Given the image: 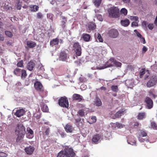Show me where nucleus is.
<instances>
[{"label":"nucleus","instance_id":"11","mask_svg":"<svg viewBox=\"0 0 157 157\" xmlns=\"http://www.w3.org/2000/svg\"><path fill=\"white\" fill-rule=\"evenodd\" d=\"M109 36L113 38H116L118 34V31L115 29H112L109 32Z\"/></svg>","mask_w":157,"mask_h":157},{"label":"nucleus","instance_id":"27","mask_svg":"<svg viewBox=\"0 0 157 157\" xmlns=\"http://www.w3.org/2000/svg\"><path fill=\"white\" fill-rule=\"evenodd\" d=\"M32 11L36 12L38 10L39 6L37 5H31L30 6Z\"/></svg>","mask_w":157,"mask_h":157},{"label":"nucleus","instance_id":"2","mask_svg":"<svg viewBox=\"0 0 157 157\" xmlns=\"http://www.w3.org/2000/svg\"><path fill=\"white\" fill-rule=\"evenodd\" d=\"M15 132L17 136L16 142H19L24 137L25 132V128L22 125H18L17 127Z\"/></svg>","mask_w":157,"mask_h":157},{"label":"nucleus","instance_id":"47","mask_svg":"<svg viewBox=\"0 0 157 157\" xmlns=\"http://www.w3.org/2000/svg\"><path fill=\"white\" fill-rule=\"evenodd\" d=\"M134 32L136 33V36H138L139 38H141V37H142V36L141 35L140 33H139L136 30H134Z\"/></svg>","mask_w":157,"mask_h":157},{"label":"nucleus","instance_id":"54","mask_svg":"<svg viewBox=\"0 0 157 157\" xmlns=\"http://www.w3.org/2000/svg\"><path fill=\"white\" fill-rule=\"evenodd\" d=\"M140 41L142 43H143L144 44H145L146 43L145 40L144 38L142 36L141 38H140Z\"/></svg>","mask_w":157,"mask_h":157},{"label":"nucleus","instance_id":"5","mask_svg":"<svg viewBox=\"0 0 157 157\" xmlns=\"http://www.w3.org/2000/svg\"><path fill=\"white\" fill-rule=\"evenodd\" d=\"M103 138V136L101 134H97L94 135L92 139V142L94 144H97L101 141Z\"/></svg>","mask_w":157,"mask_h":157},{"label":"nucleus","instance_id":"13","mask_svg":"<svg viewBox=\"0 0 157 157\" xmlns=\"http://www.w3.org/2000/svg\"><path fill=\"white\" fill-rule=\"evenodd\" d=\"M35 150V148L33 147L29 146V147H26L25 150L27 154L32 155Z\"/></svg>","mask_w":157,"mask_h":157},{"label":"nucleus","instance_id":"56","mask_svg":"<svg viewBox=\"0 0 157 157\" xmlns=\"http://www.w3.org/2000/svg\"><path fill=\"white\" fill-rule=\"evenodd\" d=\"M33 136V134H27V138H29V139L32 138Z\"/></svg>","mask_w":157,"mask_h":157},{"label":"nucleus","instance_id":"46","mask_svg":"<svg viewBox=\"0 0 157 157\" xmlns=\"http://www.w3.org/2000/svg\"><path fill=\"white\" fill-rule=\"evenodd\" d=\"M142 26L146 28L147 25V22L146 21H143L141 22Z\"/></svg>","mask_w":157,"mask_h":157},{"label":"nucleus","instance_id":"61","mask_svg":"<svg viewBox=\"0 0 157 157\" xmlns=\"http://www.w3.org/2000/svg\"><path fill=\"white\" fill-rule=\"evenodd\" d=\"M4 40V37L3 36L0 34V40L1 41H3Z\"/></svg>","mask_w":157,"mask_h":157},{"label":"nucleus","instance_id":"16","mask_svg":"<svg viewBox=\"0 0 157 157\" xmlns=\"http://www.w3.org/2000/svg\"><path fill=\"white\" fill-rule=\"evenodd\" d=\"M81 38L86 42H89L90 41V35L88 34L83 33L82 35Z\"/></svg>","mask_w":157,"mask_h":157},{"label":"nucleus","instance_id":"38","mask_svg":"<svg viewBox=\"0 0 157 157\" xmlns=\"http://www.w3.org/2000/svg\"><path fill=\"white\" fill-rule=\"evenodd\" d=\"M72 99L73 101L78 100V94H75L72 96Z\"/></svg>","mask_w":157,"mask_h":157},{"label":"nucleus","instance_id":"40","mask_svg":"<svg viewBox=\"0 0 157 157\" xmlns=\"http://www.w3.org/2000/svg\"><path fill=\"white\" fill-rule=\"evenodd\" d=\"M27 131L28 132L27 134H34V132H33V131L30 128H27Z\"/></svg>","mask_w":157,"mask_h":157},{"label":"nucleus","instance_id":"34","mask_svg":"<svg viewBox=\"0 0 157 157\" xmlns=\"http://www.w3.org/2000/svg\"><path fill=\"white\" fill-rule=\"evenodd\" d=\"M153 90H149V91L148 93H149V95L150 96H151L152 97V98H153L155 99L156 98L157 96L155 95L153 93Z\"/></svg>","mask_w":157,"mask_h":157},{"label":"nucleus","instance_id":"28","mask_svg":"<svg viewBox=\"0 0 157 157\" xmlns=\"http://www.w3.org/2000/svg\"><path fill=\"white\" fill-rule=\"evenodd\" d=\"M124 110L123 109H121L117 112L115 114V117L117 118H119L122 115V114L124 113Z\"/></svg>","mask_w":157,"mask_h":157},{"label":"nucleus","instance_id":"8","mask_svg":"<svg viewBox=\"0 0 157 157\" xmlns=\"http://www.w3.org/2000/svg\"><path fill=\"white\" fill-rule=\"evenodd\" d=\"M157 81V78L155 76H152L147 82L146 86L148 87H150L155 86Z\"/></svg>","mask_w":157,"mask_h":157},{"label":"nucleus","instance_id":"48","mask_svg":"<svg viewBox=\"0 0 157 157\" xmlns=\"http://www.w3.org/2000/svg\"><path fill=\"white\" fill-rule=\"evenodd\" d=\"M136 21H133L132 23V26L134 27V26H138V22Z\"/></svg>","mask_w":157,"mask_h":157},{"label":"nucleus","instance_id":"42","mask_svg":"<svg viewBox=\"0 0 157 157\" xmlns=\"http://www.w3.org/2000/svg\"><path fill=\"white\" fill-rule=\"evenodd\" d=\"M67 20H63L61 21V26H62L63 29H64L66 26V23L67 22Z\"/></svg>","mask_w":157,"mask_h":157},{"label":"nucleus","instance_id":"64","mask_svg":"<svg viewBox=\"0 0 157 157\" xmlns=\"http://www.w3.org/2000/svg\"><path fill=\"white\" fill-rule=\"evenodd\" d=\"M154 23L155 25L157 26V16H156V18H155Z\"/></svg>","mask_w":157,"mask_h":157},{"label":"nucleus","instance_id":"23","mask_svg":"<svg viewBox=\"0 0 157 157\" xmlns=\"http://www.w3.org/2000/svg\"><path fill=\"white\" fill-rule=\"evenodd\" d=\"M22 70L19 68H16L15 69H14L13 71V73L14 75L17 76H20Z\"/></svg>","mask_w":157,"mask_h":157},{"label":"nucleus","instance_id":"44","mask_svg":"<svg viewBox=\"0 0 157 157\" xmlns=\"http://www.w3.org/2000/svg\"><path fill=\"white\" fill-rule=\"evenodd\" d=\"M96 117L95 116H93L91 118L90 121L91 122V123H94L96 122Z\"/></svg>","mask_w":157,"mask_h":157},{"label":"nucleus","instance_id":"52","mask_svg":"<svg viewBox=\"0 0 157 157\" xmlns=\"http://www.w3.org/2000/svg\"><path fill=\"white\" fill-rule=\"evenodd\" d=\"M154 26V25L152 23L148 25V27L150 30H152Z\"/></svg>","mask_w":157,"mask_h":157},{"label":"nucleus","instance_id":"25","mask_svg":"<svg viewBox=\"0 0 157 157\" xmlns=\"http://www.w3.org/2000/svg\"><path fill=\"white\" fill-rule=\"evenodd\" d=\"M130 22L129 20L128 19H125L121 21V25L124 26H127L129 24Z\"/></svg>","mask_w":157,"mask_h":157},{"label":"nucleus","instance_id":"18","mask_svg":"<svg viewBox=\"0 0 157 157\" xmlns=\"http://www.w3.org/2000/svg\"><path fill=\"white\" fill-rule=\"evenodd\" d=\"M94 105L97 106H100L102 105L101 99L98 97H96L94 101Z\"/></svg>","mask_w":157,"mask_h":157},{"label":"nucleus","instance_id":"15","mask_svg":"<svg viewBox=\"0 0 157 157\" xmlns=\"http://www.w3.org/2000/svg\"><path fill=\"white\" fill-rule=\"evenodd\" d=\"M59 58L62 61H65L67 59V53L64 51L61 52L60 53Z\"/></svg>","mask_w":157,"mask_h":157},{"label":"nucleus","instance_id":"17","mask_svg":"<svg viewBox=\"0 0 157 157\" xmlns=\"http://www.w3.org/2000/svg\"><path fill=\"white\" fill-rule=\"evenodd\" d=\"M35 63L33 61L31 60L27 64V67L28 70L32 71L33 70L34 67L35 66Z\"/></svg>","mask_w":157,"mask_h":157},{"label":"nucleus","instance_id":"6","mask_svg":"<svg viewBox=\"0 0 157 157\" xmlns=\"http://www.w3.org/2000/svg\"><path fill=\"white\" fill-rule=\"evenodd\" d=\"M113 61H114V58L111 57L107 62H106L103 66H100L98 67V69L100 70H101L107 68L112 67L113 66V65L112 64V63H113Z\"/></svg>","mask_w":157,"mask_h":157},{"label":"nucleus","instance_id":"9","mask_svg":"<svg viewBox=\"0 0 157 157\" xmlns=\"http://www.w3.org/2000/svg\"><path fill=\"white\" fill-rule=\"evenodd\" d=\"M79 108H82V109H81L79 110V115L81 116H83L85 114H87L88 111V109L86 108L85 105H83L82 104H79Z\"/></svg>","mask_w":157,"mask_h":157},{"label":"nucleus","instance_id":"37","mask_svg":"<svg viewBox=\"0 0 157 157\" xmlns=\"http://www.w3.org/2000/svg\"><path fill=\"white\" fill-rule=\"evenodd\" d=\"M17 66L18 67H23V61L22 60H21L18 62L17 63Z\"/></svg>","mask_w":157,"mask_h":157},{"label":"nucleus","instance_id":"63","mask_svg":"<svg viewBox=\"0 0 157 157\" xmlns=\"http://www.w3.org/2000/svg\"><path fill=\"white\" fill-rule=\"evenodd\" d=\"M123 2L125 3H128L129 2L130 0H122Z\"/></svg>","mask_w":157,"mask_h":157},{"label":"nucleus","instance_id":"31","mask_svg":"<svg viewBox=\"0 0 157 157\" xmlns=\"http://www.w3.org/2000/svg\"><path fill=\"white\" fill-rule=\"evenodd\" d=\"M21 78L22 79L25 78L27 76L26 71L25 70L22 69L21 72Z\"/></svg>","mask_w":157,"mask_h":157},{"label":"nucleus","instance_id":"4","mask_svg":"<svg viewBox=\"0 0 157 157\" xmlns=\"http://www.w3.org/2000/svg\"><path fill=\"white\" fill-rule=\"evenodd\" d=\"M58 104L62 107L68 108L69 102L67 98L65 96L60 98L58 101Z\"/></svg>","mask_w":157,"mask_h":157},{"label":"nucleus","instance_id":"32","mask_svg":"<svg viewBox=\"0 0 157 157\" xmlns=\"http://www.w3.org/2000/svg\"><path fill=\"white\" fill-rule=\"evenodd\" d=\"M112 90L114 92H117L118 91V87L117 85H112L111 86Z\"/></svg>","mask_w":157,"mask_h":157},{"label":"nucleus","instance_id":"41","mask_svg":"<svg viewBox=\"0 0 157 157\" xmlns=\"http://www.w3.org/2000/svg\"><path fill=\"white\" fill-rule=\"evenodd\" d=\"M129 18L131 20H135L136 21H138V17L136 16H131Z\"/></svg>","mask_w":157,"mask_h":157},{"label":"nucleus","instance_id":"59","mask_svg":"<svg viewBox=\"0 0 157 157\" xmlns=\"http://www.w3.org/2000/svg\"><path fill=\"white\" fill-rule=\"evenodd\" d=\"M49 132H50L49 128H47V129L46 131L45 132V133L46 135H48L49 134Z\"/></svg>","mask_w":157,"mask_h":157},{"label":"nucleus","instance_id":"53","mask_svg":"<svg viewBox=\"0 0 157 157\" xmlns=\"http://www.w3.org/2000/svg\"><path fill=\"white\" fill-rule=\"evenodd\" d=\"M47 16L48 18H49L51 20H52L53 15L52 14L50 13L47 14Z\"/></svg>","mask_w":157,"mask_h":157},{"label":"nucleus","instance_id":"62","mask_svg":"<svg viewBox=\"0 0 157 157\" xmlns=\"http://www.w3.org/2000/svg\"><path fill=\"white\" fill-rule=\"evenodd\" d=\"M75 54L76 57H77V56H78V50H76L75 51Z\"/></svg>","mask_w":157,"mask_h":157},{"label":"nucleus","instance_id":"58","mask_svg":"<svg viewBox=\"0 0 157 157\" xmlns=\"http://www.w3.org/2000/svg\"><path fill=\"white\" fill-rule=\"evenodd\" d=\"M60 135L62 138H64L67 136V134L64 132H62L60 133Z\"/></svg>","mask_w":157,"mask_h":157},{"label":"nucleus","instance_id":"19","mask_svg":"<svg viewBox=\"0 0 157 157\" xmlns=\"http://www.w3.org/2000/svg\"><path fill=\"white\" fill-rule=\"evenodd\" d=\"M27 46L29 48H33L36 46V44L34 42L29 40L27 42Z\"/></svg>","mask_w":157,"mask_h":157},{"label":"nucleus","instance_id":"45","mask_svg":"<svg viewBox=\"0 0 157 157\" xmlns=\"http://www.w3.org/2000/svg\"><path fill=\"white\" fill-rule=\"evenodd\" d=\"M8 155L5 152H0V157H7Z\"/></svg>","mask_w":157,"mask_h":157},{"label":"nucleus","instance_id":"12","mask_svg":"<svg viewBox=\"0 0 157 157\" xmlns=\"http://www.w3.org/2000/svg\"><path fill=\"white\" fill-rule=\"evenodd\" d=\"M64 129L67 133H71L74 130V128L69 123H68L66 125Z\"/></svg>","mask_w":157,"mask_h":157},{"label":"nucleus","instance_id":"50","mask_svg":"<svg viewBox=\"0 0 157 157\" xmlns=\"http://www.w3.org/2000/svg\"><path fill=\"white\" fill-rule=\"evenodd\" d=\"M97 19H98L100 21H102L103 19L102 17V16L101 15H98L96 16Z\"/></svg>","mask_w":157,"mask_h":157},{"label":"nucleus","instance_id":"20","mask_svg":"<svg viewBox=\"0 0 157 157\" xmlns=\"http://www.w3.org/2000/svg\"><path fill=\"white\" fill-rule=\"evenodd\" d=\"M59 43V39L57 38L54 39L50 41V44L52 46L57 44Z\"/></svg>","mask_w":157,"mask_h":157},{"label":"nucleus","instance_id":"21","mask_svg":"<svg viewBox=\"0 0 157 157\" xmlns=\"http://www.w3.org/2000/svg\"><path fill=\"white\" fill-rule=\"evenodd\" d=\"M41 107L42 110L43 112H47L48 110V106L45 105L44 103H42V104H41Z\"/></svg>","mask_w":157,"mask_h":157},{"label":"nucleus","instance_id":"10","mask_svg":"<svg viewBox=\"0 0 157 157\" xmlns=\"http://www.w3.org/2000/svg\"><path fill=\"white\" fill-rule=\"evenodd\" d=\"M145 102L146 104L148 109H151L153 106V102L151 99L149 97H146L145 100Z\"/></svg>","mask_w":157,"mask_h":157},{"label":"nucleus","instance_id":"26","mask_svg":"<svg viewBox=\"0 0 157 157\" xmlns=\"http://www.w3.org/2000/svg\"><path fill=\"white\" fill-rule=\"evenodd\" d=\"M15 7L18 9L20 10L21 7V2L20 0H16Z\"/></svg>","mask_w":157,"mask_h":157},{"label":"nucleus","instance_id":"24","mask_svg":"<svg viewBox=\"0 0 157 157\" xmlns=\"http://www.w3.org/2000/svg\"><path fill=\"white\" fill-rule=\"evenodd\" d=\"M94 36L96 39L98 40L100 42H103V39H102L101 34L99 33H95L94 34Z\"/></svg>","mask_w":157,"mask_h":157},{"label":"nucleus","instance_id":"43","mask_svg":"<svg viewBox=\"0 0 157 157\" xmlns=\"http://www.w3.org/2000/svg\"><path fill=\"white\" fill-rule=\"evenodd\" d=\"M5 34L7 36L9 37H11L13 36L12 33L8 31H6Z\"/></svg>","mask_w":157,"mask_h":157},{"label":"nucleus","instance_id":"22","mask_svg":"<svg viewBox=\"0 0 157 157\" xmlns=\"http://www.w3.org/2000/svg\"><path fill=\"white\" fill-rule=\"evenodd\" d=\"M145 116L146 114L145 113H139L137 117V118L138 120H141L145 118Z\"/></svg>","mask_w":157,"mask_h":157},{"label":"nucleus","instance_id":"55","mask_svg":"<svg viewBox=\"0 0 157 157\" xmlns=\"http://www.w3.org/2000/svg\"><path fill=\"white\" fill-rule=\"evenodd\" d=\"M138 139H139V141L140 142H143L145 140V139L142 138V137H140V136L138 137Z\"/></svg>","mask_w":157,"mask_h":157},{"label":"nucleus","instance_id":"51","mask_svg":"<svg viewBox=\"0 0 157 157\" xmlns=\"http://www.w3.org/2000/svg\"><path fill=\"white\" fill-rule=\"evenodd\" d=\"M37 17L38 18H41L43 17V15L41 13L39 12L37 14Z\"/></svg>","mask_w":157,"mask_h":157},{"label":"nucleus","instance_id":"39","mask_svg":"<svg viewBox=\"0 0 157 157\" xmlns=\"http://www.w3.org/2000/svg\"><path fill=\"white\" fill-rule=\"evenodd\" d=\"M145 73V69H142L140 71V77L142 78Z\"/></svg>","mask_w":157,"mask_h":157},{"label":"nucleus","instance_id":"49","mask_svg":"<svg viewBox=\"0 0 157 157\" xmlns=\"http://www.w3.org/2000/svg\"><path fill=\"white\" fill-rule=\"evenodd\" d=\"M116 126L118 128H121L123 127V125L121 123L117 122L116 124Z\"/></svg>","mask_w":157,"mask_h":157},{"label":"nucleus","instance_id":"3","mask_svg":"<svg viewBox=\"0 0 157 157\" xmlns=\"http://www.w3.org/2000/svg\"><path fill=\"white\" fill-rule=\"evenodd\" d=\"M119 10L118 7L113 6L108 10L109 16L111 17H119Z\"/></svg>","mask_w":157,"mask_h":157},{"label":"nucleus","instance_id":"7","mask_svg":"<svg viewBox=\"0 0 157 157\" xmlns=\"http://www.w3.org/2000/svg\"><path fill=\"white\" fill-rule=\"evenodd\" d=\"M34 87L37 91H40L41 93H43L44 94V93H46L43 85L40 82L38 81H36L34 84Z\"/></svg>","mask_w":157,"mask_h":157},{"label":"nucleus","instance_id":"30","mask_svg":"<svg viewBox=\"0 0 157 157\" xmlns=\"http://www.w3.org/2000/svg\"><path fill=\"white\" fill-rule=\"evenodd\" d=\"M113 63L117 67H121L122 65V63H121L117 61L114 58V61L113 62Z\"/></svg>","mask_w":157,"mask_h":157},{"label":"nucleus","instance_id":"35","mask_svg":"<svg viewBox=\"0 0 157 157\" xmlns=\"http://www.w3.org/2000/svg\"><path fill=\"white\" fill-rule=\"evenodd\" d=\"M120 13L124 15H126L127 14V10L125 8H122L120 11Z\"/></svg>","mask_w":157,"mask_h":157},{"label":"nucleus","instance_id":"14","mask_svg":"<svg viewBox=\"0 0 157 157\" xmlns=\"http://www.w3.org/2000/svg\"><path fill=\"white\" fill-rule=\"evenodd\" d=\"M25 110L21 109L17 110L15 114L17 117H20L23 116L25 114Z\"/></svg>","mask_w":157,"mask_h":157},{"label":"nucleus","instance_id":"1","mask_svg":"<svg viewBox=\"0 0 157 157\" xmlns=\"http://www.w3.org/2000/svg\"><path fill=\"white\" fill-rule=\"evenodd\" d=\"M75 156V153L73 149L67 147L60 151L57 157H74Z\"/></svg>","mask_w":157,"mask_h":157},{"label":"nucleus","instance_id":"29","mask_svg":"<svg viewBox=\"0 0 157 157\" xmlns=\"http://www.w3.org/2000/svg\"><path fill=\"white\" fill-rule=\"evenodd\" d=\"M147 133L143 130H140L139 132V136L145 137L147 136Z\"/></svg>","mask_w":157,"mask_h":157},{"label":"nucleus","instance_id":"60","mask_svg":"<svg viewBox=\"0 0 157 157\" xmlns=\"http://www.w3.org/2000/svg\"><path fill=\"white\" fill-rule=\"evenodd\" d=\"M139 125V123L138 122H136L135 123L134 125V126L135 128H136Z\"/></svg>","mask_w":157,"mask_h":157},{"label":"nucleus","instance_id":"33","mask_svg":"<svg viewBox=\"0 0 157 157\" xmlns=\"http://www.w3.org/2000/svg\"><path fill=\"white\" fill-rule=\"evenodd\" d=\"M101 0H94V5L97 7H98L100 5Z\"/></svg>","mask_w":157,"mask_h":157},{"label":"nucleus","instance_id":"57","mask_svg":"<svg viewBox=\"0 0 157 157\" xmlns=\"http://www.w3.org/2000/svg\"><path fill=\"white\" fill-rule=\"evenodd\" d=\"M78 43H75L73 45V47L74 48H75L76 49H78L77 48H78Z\"/></svg>","mask_w":157,"mask_h":157},{"label":"nucleus","instance_id":"36","mask_svg":"<svg viewBox=\"0 0 157 157\" xmlns=\"http://www.w3.org/2000/svg\"><path fill=\"white\" fill-rule=\"evenodd\" d=\"M151 127L153 129L157 130V124L154 122H151Z\"/></svg>","mask_w":157,"mask_h":157}]
</instances>
